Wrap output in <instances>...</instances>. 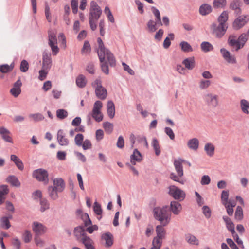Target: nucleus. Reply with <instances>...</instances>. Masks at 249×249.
<instances>
[{
	"mask_svg": "<svg viewBox=\"0 0 249 249\" xmlns=\"http://www.w3.org/2000/svg\"><path fill=\"white\" fill-rule=\"evenodd\" d=\"M8 186L6 185H2L0 186V205L2 204L5 199L3 196L7 195L9 193Z\"/></svg>",
	"mask_w": 249,
	"mask_h": 249,
	"instance_id": "obj_31",
	"label": "nucleus"
},
{
	"mask_svg": "<svg viewBox=\"0 0 249 249\" xmlns=\"http://www.w3.org/2000/svg\"><path fill=\"white\" fill-rule=\"evenodd\" d=\"M14 63H11L10 65L8 64H3L0 65V71L1 73H5L11 71L14 68Z\"/></svg>",
	"mask_w": 249,
	"mask_h": 249,
	"instance_id": "obj_44",
	"label": "nucleus"
},
{
	"mask_svg": "<svg viewBox=\"0 0 249 249\" xmlns=\"http://www.w3.org/2000/svg\"><path fill=\"white\" fill-rule=\"evenodd\" d=\"M0 227L5 230H7L11 227L10 221L8 217L6 216L2 217L0 219Z\"/></svg>",
	"mask_w": 249,
	"mask_h": 249,
	"instance_id": "obj_42",
	"label": "nucleus"
},
{
	"mask_svg": "<svg viewBox=\"0 0 249 249\" xmlns=\"http://www.w3.org/2000/svg\"><path fill=\"white\" fill-rule=\"evenodd\" d=\"M11 161H13L17 168L20 171L24 169V165L22 160L15 155H11L10 156Z\"/></svg>",
	"mask_w": 249,
	"mask_h": 249,
	"instance_id": "obj_28",
	"label": "nucleus"
},
{
	"mask_svg": "<svg viewBox=\"0 0 249 249\" xmlns=\"http://www.w3.org/2000/svg\"><path fill=\"white\" fill-rule=\"evenodd\" d=\"M204 100L207 104L212 107H215L218 105V96L216 95L207 94L205 96Z\"/></svg>",
	"mask_w": 249,
	"mask_h": 249,
	"instance_id": "obj_13",
	"label": "nucleus"
},
{
	"mask_svg": "<svg viewBox=\"0 0 249 249\" xmlns=\"http://www.w3.org/2000/svg\"><path fill=\"white\" fill-rule=\"evenodd\" d=\"M228 43L230 47L234 48L236 51L241 49L239 48V41L236 39V36L234 35H231L229 36Z\"/></svg>",
	"mask_w": 249,
	"mask_h": 249,
	"instance_id": "obj_20",
	"label": "nucleus"
},
{
	"mask_svg": "<svg viewBox=\"0 0 249 249\" xmlns=\"http://www.w3.org/2000/svg\"><path fill=\"white\" fill-rule=\"evenodd\" d=\"M168 36L165 38L163 41V46L164 49H168L171 45L170 39L172 40L174 39V34L173 33L169 34Z\"/></svg>",
	"mask_w": 249,
	"mask_h": 249,
	"instance_id": "obj_47",
	"label": "nucleus"
},
{
	"mask_svg": "<svg viewBox=\"0 0 249 249\" xmlns=\"http://www.w3.org/2000/svg\"><path fill=\"white\" fill-rule=\"evenodd\" d=\"M52 63L51 53L44 51L42 54V69L49 70L52 66Z\"/></svg>",
	"mask_w": 249,
	"mask_h": 249,
	"instance_id": "obj_12",
	"label": "nucleus"
},
{
	"mask_svg": "<svg viewBox=\"0 0 249 249\" xmlns=\"http://www.w3.org/2000/svg\"><path fill=\"white\" fill-rule=\"evenodd\" d=\"M240 107L242 112L246 114H248L249 112L248 109H249V102L246 99H242L240 101Z\"/></svg>",
	"mask_w": 249,
	"mask_h": 249,
	"instance_id": "obj_39",
	"label": "nucleus"
},
{
	"mask_svg": "<svg viewBox=\"0 0 249 249\" xmlns=\"http://www.w3.org/2000/svg\"><path fill=\"white\" fill-rule=\"evenodd\" d=\"M162 238L157 236L154 237L152 241L153 247L152 248L160 249L162 245Z\"/></svg>",
	"mask_w": 249,
	"mask_h": 249,
	"instance_id": "obj_52",
	"label": "nucleus"
},
{
	"mask_svg": "<svg viewBox=\"0 0 249 249\" xmlns=\"http://www.w3.org/2000/svg\"><path fill=\"white\" fill-rule=\"evenodd\" d=\"M48 192L49 197L53 200H56L59 196L58 195V191L53 188L52 186H49L48 188Z\"/></svg>",
	"mask_w": 249,
	"mask_h": 249,
	"instance_id": "obj_30",
	"label": "nucleus"
},
{
	"mask_svg": "<svg viewBox=\"0 0 249 249\" xmlns=\"http://www.w3.org/2000/svg\"><path fill=\"white\" fill-rule=\"evenodd\" d=\"M91 52V46L88 41L84 42L83 46L81 49V53L82 54H89Z\"/></svg>",
	"mask_w": 249,
	"mask_h": 249,
	"instance_id": "obj_45",
	"label": "nucleus"
},
{
	"mask_svg": "<svg viewBox=\"0 0 249 249\" xmlns=\"http://www.w3.org/2000/svg\"><path fill=\"white\" fill-rule=\"evenodd\" d=\"M102 107V103L99 100L96 101L94 104L92 110L95 112H97V111L101 112V109Z\"/></svg>",
	"mask_w": 249,
	"mask_h": 249,
	"instance_id": "obj_63",
	"label": "nucleus"
},
{
	"mask_svg": "<svg viewBox=\"0 0 249 249\" xmlns=\"http://www.w3.org/2000/svg\"><path fill=\"white\" fill-rule=\"evenodd\" d=\"M249 19L248 16H239L234 20L233 23V28L236 30L240 29L248 22Z\"/></svg>",
	"mask_w": 249,
	"mask_h": 249,
	"instance_id": "obj_9",
	"label": "nucleus"
},
{
	"mask_svg": "<svg viewBox=\"0 0 249 249\" xmlns=\"http://www.w3.org/2000/svg\"><path fill=\"white\" fill-rule=\"evenodd\" d=\"M186 241L190 244L198 245L199 244V240L196 237L190 233L185 235Z\"/></svg>",
	"mask_w": 249,
	"mask_h": 249,
	"instance_id": "obj_35",
	"label": "nucleus"
},
{
	"mask_svg": "<svg viewBox=\"0 0 249 249\" xmlns=\"http://www.w3.org/2000/svg\"><path fill=\"white\" fill-rule=\"evenodd\" d=\"M168 190V194L175 200L181 201L185 198V192L175 185L169 186Z\"/></svg>",
	"mask_w": 249,
	"mask_h": 249,
	"instance_id": "obj_4",
	"label": "nucleus"
},
{
	"mask_svg": "<svg viewBox=\"0 0 249 249\" xmlns=\"http://www.w3.org/2000/svg\"><path fill=\"white\" fill-rule=\"evenodd\" d=\"M73 234L77 241H79L82 237L87 234L85 233V229L82 226H78L74 228Z\"/></svg>",
	"mask_w": 249,
	"mask_h": 249,
	"instance_id": "obj_16",
	"label": "nucleus"
},
{
	"mask_svg": "<svg viewBox=\"0 0 249 249\" xmlns=\"http://www.w3.org/2000/svg\"><path fill=\"white\" fill-rule=\"evenodd\" d=\"M103 126L107 133L110 134L112 132L113 125L112 123L109 122H105L103 124Z\"/></svg>",
	"mask_w": 249,
	"mask_h": 249,
	"instance_id": "obj_51",
	"label": "nucleus"
},
{
	"mask_svg": "<svg viewBox=\"0 0 249 249\" xmlns=\"http://www.w3.org/2000/svg\"><path fill=\"white\" fill-rule=\"evenodd\" d=\"M98 49H97L98 56L100 61L102 62L106 57L111 67L116 65V60L112 53L105 47L104 44L100 37L97 38Z\"/></svg>",
	"mask_w": 249,
	"mask_h": 249,
	"instance_id": "obj_1",
	"label": "nucleus"
},
{
	"mask_svg": "<svg viewBox=\"0 0 249 249\" xmlns=\"http://www.w3.org/2000/svg\"><path fill=\"white\" fill-rule=\"evenodd\" d=\"M229 191L223 190L221 193V201L223 204L227 203L229 197Z\"/></svg>",
	"mask_w": 249,
	"mask_h": 249,
	"instance_id": "obj_61",
	"label": "nucleus"
},
{
	"mask_svg": "<svg viewBox=\"0 0 249 249\" xmlns=\"http://www.w3.org/2000/svg\"><path fill=\"white\" fill-rule=\"evenodd\" d=\"M165 226L162 225V224L157 225L156 227V232L157 233V236L164 238L165 236V231L163 227Z\"/></svg>",
	"mask_w": 249,
	"mask_h": 249,
	"instance_id": "obj_41",
	"label": "nucleus"
},
{
	"mask_svg": "<svg viewBox=\"0 0 249 249\" xmlns=\"http://www.w3.org/2000/svg\"><path fill=\"white\" fill-rule=\"evenodd\" d=\"M223 219L225 222L226 228L231 232L232 235L235 234L234 225L231 219L227 216H223Z\"/></svg>",
	"mask_w": 249,
	"mask_h": 249,
	"instance_id": "obj_19",
	"label": "nucleus"
},
{
	"mask_svg": "<svg viewBox=\"0 0 249 249\" xmlns=\"http://www.w3.org/2000/svg\"><path fill=\"white\" fill-rule=\"evenodd\" d=\"M92 86L95 89L96 97L100 100H105L107 95V89L102 86L100 78H97L92 83Z\"/></svg>",
	"mask_w": 249,
	"mask_h": 249,
	"instance_id": "obj_3",
	"label": "nucleus"
},
{
	"mask_svg": "<svg viewBox=\"0 0 249 249\" xmlns=\"http://www.w3.org/2000/svg\"><path fill=\"white\" fill-rule=\"evenodd\" d=\"M160 26V22H158L157 20L154 21V20L150 19L147 23L148 30L150 33L155 32L157 30V26Z\"/></svg>",
	"mask_w": 249,
	"mask_h": 249,
	"instance_id": "obj_26",
	"label": "nucleus"
},
{
	"mask_svg": "<svg viewBox=\"0 0 249 249\" xmlns=\"http://www.w3.org/2000/svg\"><path fill=\"white\" fill-rule=\"evenodd\" d=\"M35 122H38L43 120L44 119L43 115L39 113L31 114L29 115Z\"/></svg>",
	"mask_w": 249,
	"mask_h": 249,
	"instance_id": "obj_58",
	"label": "nucleus"
},
{
	"mask_svg": "<svg viewBox=\"0 0 249 249\" xmlns=\"http://www.w3.org/2000/svg\"><path fill=\"white\" fill-rule=\"evenodd\" d=\"M53 188H55L59 192H62L65 187L64 180L61 178H56L53 180Z\"/></svg>",
	"mask_w": 249,
	"mask_h": 249,
	"instance_id": "obj_17",
	"label": "nucleus"
},
{
	"mask_svg": "<svg viewBox=\"0 0 249 249\" xmlns=\"http://www.w3.org/2000/svg\"><path fill=\"white\" fill-rule=\"evenodd\" d=\"M93 210L96 214L98 215H102L103 211L101 206L96 201L94 203Z\"/></svg>",
	"mask_w": 249,
	"mask_h": 249,
	"instance_id": "obj_56",
	"label": "nucleus"
},
{
	"mask_svg": "<svg viewBox=\"0 0 249 249\" xmlns=\"http://www.w3.org/2000/svg\"><path fill=\"white\" fill-rule=\"evenodd\" d=\"M84 136L83 134L78 133L75 137L74 141L75 144L78 146H81L83 141Z\"/></svg>",
	"mask_w": 249,
	"mask_h": 249,
	"instance_id": "obj_62",
	"label": "nucleus"
},
{
	"mask_svg": "<svg viewBox=\"0 0 249 249\" xmlns=\"http://www.w3.org/2000/svg\"><path fill=\"white\" fill-rule=\"evenodd\" d=\"M32 229L35 235L40 236L43 234L46 231V227L42 223L34 221L32 225Z\"/></svg>",
	"mask_w": 249,
	"mask_h": 249,
	"instance_id": "obj_10",
	"label": "nucleus"
},
{
	"mask_svg": "<svg viewBox=\"0 0 249 249\" xmlns=\"http://www.w3.org/2000/svg\"><path fill=\"white\" fill-rule=\"evenodd\" d=\"M22 239L25 243L30 242L32 239V234L31 231L29 230H26L22 234Z\"/></svg>",
	"mask_w": 249,
	"mask_h": 249,
	"instance_id": "obj_49",
	"label": "nucleus"
},
{
	"mask_svg": "<svg viewBox=\"0 0 249 249\" xmlns=\"http://www.w3.org/2000/svg\"><path fill=\"white\" fill-rule=\"evenodd\" d=\"M182 209V207L181 204L175 200L171 201L170 206H168L169 212L176 215H178L180 213Z\"/></svg>",
	"mask_w": 249,
	"mask_h": 249,
	"instance_id": "obj_11",
	"label": "nucleus"
},
{
	"mask_svg": "<svg viewBox=\"0 0 249 249\" xmlns=\"http://www.w3.org/2000/svg\"><path fill=\"white\" fill-rule=\"evenodd\" d=\"M76 84L79 88H84L87 84V80L85 76L83 74L79 75L76 79Z\"/></svg>",
	"mask_w": 249,
	"mask_h": 249,
	"instance_id": "obj_32",
	"label": "nucleus"
},
{
	"mask_svg": "<svg viewBox=\"0 0 249 249\" xmlns=\"http://www.w3.org/2000/svg\"><path fill=\"white\" fill-rule=\"evenodd\" d=\"M228 13L226 11L222 12L220 15L218 17L217 21L219 23H222L223 25H228L227 21L228 19Z\"/></svg>",
	"mask_w": 249,
	"mask_h": 249,
	"instance_id": "obj_34",
	"label": "nucleus"
},
{
	"mask_svg": "<svg viewBox=\"0 0 249 249\" xmlns=\"http://www.w3.org/2000/svg\"><path fill=\"white\" fill-rule=\"evenodd\" d=\"M142 160V156L137 149H135L133 154L130 156V161L133 165H135L136 162H140Z\"/></svg>",
	"mask_w": 249,
	"mask_h": 249,
	"instance_id": "obj_21",
	"label": "nucleus"
},
{
	"mask_svg": "<svg viewBox=\"0 0 249 249\" xmlns=\"http://www.w3.org/2000/svg\"><path fill=\"white\" fill-rule=\"evenodd\" d=\"M200 46L202 51L205 53L210 52L213 49V46L209 42L204 41L202 42Z\"/></svg>",
	"mask_w": 249,
	"mask_h": 249,
	"instance_id": "obj_43",
	"label": "nucleus"
},
{
	"mask_svg": "<svg viewBox=\"0 0 249 249\" xmlns=\"http://www.w3.org/2000/svg\"><path fill=\"white\" fill-rule=\"evenodd\" d=\"M107 112L110 118L112 119L114 117L115 113V105L111 100H109L107 102Z\"/></svg>",
	"mask_w": 249,
	"mask_h": 249,
	"instance_id": "obj_27",
	"label": "nucleus"
},
{
	"mask_svg": "<svg viewBox=\"0 0 249 249\" xmlns=\"http://www.w3.org/2000/svg\"><path fill=\"white\" fill-rule=\"evenodd\" d=\"M29 69V64L25 60H23L20 63V70L23 72H26Z\"/></svg>",
	"mask_w": 249,
	"mask_h": 249,
	"instance_id": "obj_60",
	"label": "nucleus"
},
{
	"mask_svg": "<svg viewBox=\"0 0 249 249\" xmlns=\"http://www.w3.org/2000/svg\"><path fill=\"white\" fill-rule=\"evenodd\" d=\"M151 145L153 147L156 156H159L161 153V150L159 143V141L157 138H154L152 139Z\"/></svg>",
	"mask_w": 249,
	"mask_h": 249,
	"instance_id": "obj_36",
	"label": "nucleus"
},
{
	"mask_svg": "<svg viewBox=\"0 0 249 249\" xmlns=\"http://www.w3.org/2000/svg\"><path fill=\"white\" fill-rule=\"evenodd\" d=\"M39 203L41 206L40 211L41 212H44L50 208L49 202L46 198H42L40 199Z\"/></svg>",
	"mask_w": 249,
	"mask_h": 249,
	"instance_id": "obj_40",
	"label": "nucleus"
},
{
	"mask_svg": "<svg viewBox=\"0 0 249 249\" xmlns=\"http://www.w3.org/2000/svg\"><path fill=\"white\" fill-rule=\"evenodd\" d=\"M199 143L198 140L197 138H194L188 141L187 146L190 149L196 151L198 148Z\"/></svg>",
	"mask_w": 249,
	"mask_h": 249,
	"instance_id": "obj_29",
	"label": "nucleus"
},
{
	"mask_svg": "<svg viewBox=\"0 0 249 249\" xmlns=\"http://www.w3.org/2000/svg\"><path fill=\"white\" fill-rule=\"evenodd\" d=\"M48 38V44L51 48L53 55H56L59 52V48L57 46V45H55L56 44H57L56 35L54 33L49 32Z\"/></svg>",
	"mask_w": 249,
	"mask_h": 249,
	"instance_id": "obj_8",
	"label": "nucleus"
},
{
	"mask_svg": "<svg viewBox=\"0 0 249 249\" xmlns=\"http://www.w3.org/2000/svg\"><path fill=\"white\" fill-rule=\"evenodd\" d=\"M243 210L241 206H238L235 213V218L237 220H241L243 218Z\"/></svg>",
	"mask_w": 249,
	"mask_h": 249,
	"instance_id": "obj_57",
	"label": "nucleus"
},
{
	"mask_svg": "<svg viewBox=\"0 0 249 249\" xmlns=\"http://www.w3.org/2000/svg\"><path fill=\"white\" fill-rule=\"evenodd\" d=\"M151 10L152 13L154 15L156 18V20H157L158 22H160V25L162 26V23L161 22L160 14L159 10L154 6L151 7Z\"/></svg>",
	"mask_w": 249,
	"mask_h": 249,
	"instance_id": "obj_48",
	"label": "nucleus"
},
{
	"mask_svg": "<svg viewBox=\"0 0 249 249\" xmlns=\"http://www.w3.org/2000/svg\"><path fill=\"white\" fill-rule=\"evenodd\" d=\"M228 27V25H223L222 23H219L218 25L216 23H213L211 28L213 30V33L217 38H221L225 35Z\"/></svg>",
	"mask_w": 249,
	"mask_h": 249,
	"instance_id": "obj_7",
	"label": "nucleus"
},
{
	"mask_svg": "<svg viewBox=\"0 0 249 249\" xmlns=\"http://www.w3.org/2000/svg\"><path fill=\"white\" fill-rule=\"evenodd\" d=\"M182 64L184 65L185 68L189 70L194 69L195 66V60L194 57H190L184 59Z\"/></svg>",
	"mask_w": 249,
	"mask_h": 249,
	"instance_id": "obj_23",
	"label": "nucleus"
},
{
	"mask_svg": "<svg viewBox=\"0 0 249 249\" xmlns=\"http://www.w3.org/2000/svg\"><path fill=\"white\" fill-rule=\"evenodd\" d=\"M181 50L185 53H189L193 51V49L190 44L185 41L181 42L179 44Z\"/></svg>",
	"mask_w": 249,
	"mask_h": 249,
	"instance_id": "obj_38",
	"label": "nucleus"
},
{
	"mask_svg": "<svg viewBox=\"0 0 249 249\" xmlns=\"http://www.w3.org/2000/svg\"><path fill=\"white\" fill-rule=\"evenodd\" d=\"M89 114H90L92 117L97 122H101L103 119V115L101 112L97 111V112H95L92 110Z\"/></svg>",
	"mask_w": 249,
	"mask_h": 249,
	"instance_id": "obj_50",
	"label": "nucleus"
},
{
	"mask_svg": "<svg viewBox=\"0 0 249 249\" xmlns=\"http://www.w3.org/2000/svg\"><path fill=\"white\" fill-rule=\"evenodd\" d=\"M153 215L155 219L163 226L168 225L171 221V213L168 211V205L154 208Z\"/></svg>",
	"mask_w": 249,
	"mask_h": 249,
	"instance_id": "obj_2",
	"label": "nucleus"
},
{
	"mask_svg": "<svg viewBox=\"0 0 249 249\" xmlns=\"http://www.w3.org/2000/svg\"><path fill=\"white\" fill-rule=\"evenodd\" d=\"M215 150L214 145L212 143H207L204 146V150L208 156L212 157L214 155Z\"/></svg>",
	"mask_w": 249,
	"mask_h": 249,
	"instance_id": "obj_33",
	"label": "nucleus"
},
{
	"mask_svg": "<svg viewBox=\"0 0 249 249\" xmlns=\"http://www.w3.org/2000/svg\"><path fill=\"white\" fill-rule=\"evenodd\" d=\"M240 6L241 2L239 0H233L230 4V8L234 10L237 15L240 14L241 13Z\"/></svg>",
	"mask_w": 249,
	"mask_h": 249,
	"instance_id": "obj_25",
	"label": "nucleus"
},
{
	"mask_svg": "<svg viewBox=\"0 0 249 249\" xmlns=\"http://www.w3.org/2000/svg\"><path fill=\"white\" fill-rule=\"evenodd\" d=\"M10 132L6 128L4 127H0V134L4 141L9 143H12L13 140L12 138L10 136Z\"/></svg>",
	"mask_w": 249,
	"mask_h": 249,
	"instance_id": "obj_18",
	"label": "nucleus"
},
{
	"mask_svg": "<svg viewBox=\"0 0 249 249\" xmlns=\"http://www.w3.org/2000/svg\"><path fill=\"white\" fill-rule=\"evenodd\" d=\"M101 63V68L102 71L106 74H109L108 66L107 62L105 61V59L102 61H100Z\"/></svg>",
	"mask_w": 249,
	"mask_h": 249,
	"instance_id": "obj_59",
	"label": "nucleus"
},
{
	"mask_svg": "<svg viewBox=\"0 0 249 249\" xmlns=\"http://www.w3.org/2000/svg\"><path fill=\"white\" fill-rule=\"evenodd\" d=\"M57 140L58 143L61 146H67L69 143V140L66 138L63 130L59 129L57 132Z\"/></svg>",
	"mask_w": 249,
	"mask_h": 249,
	"instance_id": "obj_14",
	"label": "nucleus"
},
{
	"mask_svg": "<svg viewBox=\"0 0 249 249\" xmlns=\"http://www.w3.org/2000/svg\"><path fill=\"white\" fill-rule=\"evenodd\" d=\"M249 35H248V34L243 33L238 38V41H239V48H242L245 44L246 43V41L248 40V37Z\"/></svg>",
	"mask_w": 249,
	"mask_h": 249,
	"instance_id": "obj_46",
	"label": "nucleus"
},
{
	"mask_svg": "<svg viewBox=\"0 0 249 249\" xmlns=\"http://www.w3.org/2000/svg\"><path fill=\"white\" fill-rule=\"evenodd\" d=\"M202 212L206 218H209L211 216V211L207 206H204L202 207Z\"/></svg>",
	"mask_w": 249,
	"mask_h": 249,
	"instance_id": "obj_64",
	"label": "nucleus"
},
{
	"mask_svg": "<svg viewBox=\"0 0 249 249\" xmlns=\"http://www.w3.org/2000/svg\"><path fill=\"white\" fill-rule=\"evenodd\" d=\"M212 11V7L209 4H203L199 8V14L202 16H206Z\"/></svg>",
	"mask_w": 249,
	"mask_h": 249,
	"instance_id": "obj_22",
	"label": "nucleus"
},
{
	"mask_svg": "<svg viewBox=\"0 0 249 249\" xmlns=\"http://www.w3.org/2000/svg\"><path fill=\"white\" fill-rule=\"evenodd\" d=\"M185 161V160L179 158L175 160L174 162L175 170L179 177H182L183 175V166L182 164V163Z\"/></svg>",
	"mask_w": 249,
	"mask_h": 249,
	"instance_id": "obj_15",
	"label": "nucleus"
},
{
	"mask_svg": "<svg viewBox=\"0 0 249 249\" xmlns=\"http://www.w3.org/2000/svg\"><path fill=\"white\" fill-rule=\"evenodd\" d=\"M226 0H214L213 6L214 8H223L226 6Z\"/></svg>",
	"mask_w": 249,
	"mask_h": 249,
	"instance_id": "obj_55",
	"label": "nucleus"
},
{
	"mask_svg": "<svg viewBox=\"0 0 249 249\" xmlns=\"http://www.w3.org/2000/svg\"><path fill=\"white\" fill-rule=\"evenodd\" d=\"M33 176L38 181L42 182L45 185L49 182V174L45 169L39 168L35 170L33 173Z\"/></svg>",
	"mask_w": 249,
	"mask_h": 249,
	"instance_id": "obj_5",
	"label": "nucleus"
},
{
	"mask_svg": "<svg viewBox=\"0 0 249 249\" xmlns=\"http://www.w3.org/2000/svg\"><path fill=\"white\" fill-rule=\"evenodd\" d=\"M84 245L85 247L92 245L93 240L86 234L79 241Z\"/></svg>",
	"mask_w": 249,
	"mask_h": 249,
	"instance_id": "obj_54",
	"label": "nucleus"
},
{
	"mask_svg": "<svg viewBox=\"0 0 249 249\" xmlns=\"http://www.w3.org/2000/svg\"><path fill=\"white\" fill-rule=\"evenodd\" d=\"M101 238L106 241V246L107 247H111L113 245V235L109 232H106L102 235Z\"/></svg>",
	"mask_w": 249,
	"mask_h": 249,
	"instance_id": "obj_24",
	"label": "nucleus"
},
{
	"mask_svg": "<svg viewBox=\"0 0 249 249\" xmlns=\"http://www.w3.org/2000/svg\"><path fill=\"white\" fill-rule=\"evenodd\" d=\"M6 181L13 186L19 187L20 185L19 181L15 176H9L6 178Z\"/></svg>",
	"mask_w": 249,
	"mask_h": 249,
	"instance_id": "obj_37",
	"label": "nucleus"
},
{
	"mask_svg": "<svg viewBox=\"0 0 249 249\" xmlns=\"http://www.w3.org/2000/svg\"><path fill=\"white\" fill-rule=\"evenodd\" d=\"M68 113L67 111L64 109H59L56 110V116L59 119H64L67 117Z\"/></svg>",
	"mask_w": 249,
	"mask_h": 249,
	"instance_id": "obj_53",
	"label": "nucleus"
},
{
	"mask_svg": "<svg viewBox=\"0 0 249 249\" xmlns=\"http://www.w3.org/2000/svg\"><path fill=\"white\" fill-rule=\"evenodd\" d=\"M102 10L96 2L92 1L90 3L89 19L98 20L102 14Z\"/></svg>",
	"mask_w": 249,
	"mask_h": 249,
	"instance_id": "obj_6",
	"label": "nucleus"
}]
</instances>
